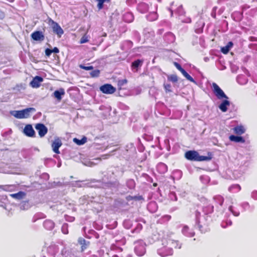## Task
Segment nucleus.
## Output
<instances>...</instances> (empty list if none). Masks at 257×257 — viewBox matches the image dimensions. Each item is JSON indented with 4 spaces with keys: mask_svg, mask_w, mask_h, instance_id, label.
Returning <instances> with one entry per match:
<instances>
[{
    "mask_svg": "<svg viewBox=\"0 0 257 257\" xmlns=\"http://www.w3.org/2000/svg\"><path fill=\"white\" fill-rule=\"evenodd\" d=\"M25 196L26 193L23 191H19L17 193L10 194L11 197L18 200H21L23 199Z\"/></svg>",
    "mask_w": 257,
    "mask_h": 257,
    "instance_id": "nucleus-18",
    "label": "nucleus"
},
{
    "mask_svg": "<svg viewBox=\"0 0 257 257\" xmlns=\"http://www.w3.org/2000/svg\"><path fill=\"white\" fill-rule=\"evenodd\" d=\"M73 141L77 145L81 146L87 142V138L85 136L83 137V138L79 140L76 138H75L73 139Z\"/></svg>",
    "mask_w": 257,
    "mask_h": 257,
    "instance_id": "nucleus-20",
    "label": "nucleus"
},
{
    "mask_svg": "<svg viewBox=\"0 0 257 257\" xmlns=\"http://www.w3.org/2000/svg\"><path fill=\"white\" fill-rule=\"evenodd\" d=\"M64 256V257H80L75 255L71 250L65 251Z\"/></svg>",
    "mask_w": 257,
    "mask_h": 257,
    "instance_id": "nucleus-27",
    "label": "nucleus"
},
{
    "mask_svg": "<svg viewBox=\"0 0 257 257\" xmlns=\"http://www.w3.org/2000/svg\"><path fill=\"white\" fill-rule=\"evenodd\" d=\"M164 87L166 92H170L172 91L171 89V86L170 84H164Z\"/></svg>",
    "mask_w": 257,
    "mask_h": 257,
    "instance_id": "nucleus-33",
    "label": "nucleus"
},
{
    "mask_svg": "<svg viewBox=\"0 0 257 257\" xmlns=\"http://www.w3.org/2000/svg\"><path fill=\"white\" fill-rule=\"evenodd\" d=\"M78 243L81 245V251L83 252L85 250L90 244L89 241H86L82 237H79L78 239Z\"/></svg>",
    "mask_w": 257,
    "mask_h": 257,
    "instance_id": "nucleus-13",
    "label": "nucleus"
},
{
    "mask_svg": "<svg viewBox=\"0 0 257 257\" xmlns=\"http://www.w3.org/2000/svg\"><path fill=\"white\" fill-rule=\"evenodd\" d=\"M168 80L173 83H176L178 80V78L176 74H171L168 76Z\"/></svg>",
    "mask_w": 257,
    "mask_h": 257,
    "instance_id": "nucleus-26",
    "label": "nucleus"
},
{
    "mask_svg": "<svg viewBox=\"0 0 257 257\" xmlns=\"http://www.w3.org/2000/svg\"><path fill=\"white\" fill-rule=\"evenodd\" d=\"M135 251L138 256H142L146 252L145 246L142 243H137L135 247Z\"/></svg>",
    "mask_w": 257,
    "mask_h": 257,
    "instance_id": "nucleus-9",
    "label": "nucleus"
},
{
    "mask_svg": "<svg viewBox=\"0 0 257 257\" xmlns=\"http://www.w3.org/2000/svg\"><path fill=\"white\" fill-rule=\"evenodd\" d=\"M133 198H134V200H141L143 199V197L142 196H133Z\"/></svg>",
    "mask_w": 257,
    "mask_h": 257,
    "instance_id": "nucleus-38",
    "label": "nucleus"
},
{
    "mask_svg": "<svg viewBox=\"0 0 257 257\" xmlns=\"http://www.w3.org/2000/svg\"><path fill=\"white\" fill-rule=\"evenodd\" d=\"M44 226L48 229H51L54 228V223L50 220H46L44 222Z\"/></svg>",
    "mask_w": 257,
    "mask_h": 257,
    "instance_id": "nucleus-23",
    "label": "nucleus"
},
{
    "mask_svg": "<svg viewBox=\"0 0 257 257\" xmlns=\"http://www.w3.org/2000/svg\"><path fill=\"white\" fill-rule=\"evenodd\" d=\"M43 78L39 76H36L33 78V80L30 82V85L33 88H38L40 86L41 82H43Z\"/></svg>",
    "mask_w": 257,
    "mask_h": 257,
    "instance_id": "nucleus-11",
    "label": "nucleus"
},
{
    "mask_svg": "<svg viewBox=\"0 0 257 257\" xmlns=\"http://www.w3.org/2000/svg\"><path fill=\"white\" fill-rule=\"evenodd\" d=\"M229 101L226 99L221 103L219 105V108L222 112H226L227 110V106H229Z\"/></svg>",
    "mask_w": 257,
    "mask_h": 257,
    "instance_id": "nucleus-15",
    "label": "nucleus"
},
{
    "mask_svg": "<svg viewBox=\"0 0 257 257\" xmlns=\"http://www.w3.org/2000/svg\"><path fill=\"white\" fill-rule=\"evenodd\" d=\"M8 1L10 3H13L15 1V0H8Z\"/></svg>",
    "mask_w": 257,
    "mask_h": 257,
    "instance_id": "nucleus-43",
    "label": "nucleus"
},
{
    "mask_svg": "<svg viewBox=\"0 0 257 257\" xmlns=\"http://www.w3.org/2000/svg\"><path fill=\"white\" fill-rule=\"evenodd\" d=\"M127 81L126 79L119 80L117 82L118 86L119 87V89H121V87L123 86L124 84H126Z\"/></svg>",
    "mask_w": 257,
    "mask_h": 257,
    "instance_id": "nucleus-30",
    "label": "nucleus"
},
{
    "mask_svg": "<svg viewBox=\"0 0 257 257\" xmlns=\"http://www.w3.org/2000/svg\"><path fill=\"white\" fill-rule=\"evenodd\" d=\"M24 133L29 137H34L35 132L31 124H27L24 128Z\"/></svg>",
    "mask_w": 257,
    "mask_h": 257,
    "instance_id": "nucleus-10",
    "label": "nucleus"
},
{
    "mask_svg": "<svg viewBox=\"0 0 257 257\" xmlns=\"http://www.w3.org/2000/svg\"><path fill=\"white\" fill-rule=\"evenodd\" d=\"M101 91L105 94H113L116 91V88L110 84H105L100 87Z\"/></svg>",
    "mask_w": 257,
    "mask_h": 257,
    "instance_id": "nucleus-6",
    "label": "nucleus"
},
{
    "mask_svg": "<svg viewBox=\"0 0 257 257\" xmlns=\"http://www.w3.org/2000/svg\"><path fill=\"white\" fill-rule=\"evenodd\" d=\"M233 132L237 135H241L245 133V130L242 125H237L233 128Z\"/></svg>",
    "mask_w": 257,
    "mask_h": 257,
    "instance_id": "nucleus-16",
    "label": "nucleus"
},
{
    "mask_svg": "<svg viewBox=\"0 0 257 257\" xmlns=\"http://www.w3.org/2000/svg\"><path fill=\"white\" fill-rule=\"evenodd\" d=\"M31 38L35 41H42L44 40L45 37L41 31H36L31 34Z\"/></svg>",
    "mask_w": 257,
    "mask_h": 257,
    "instance_id": "nucleus-12",
    "label": "nucleus"
},
{
    "mask_svg": "<svg viewBox=\"0 0 257 257\" xmlns=\"http://www.w3.org/2000/svg\"><path fill=\"white\" fill-rule=\"evenodd\" d=\"M52 53H58L59 52V50L57 47H54L53 49H51Z\"/></svg>",
    "mask_w": 257,
    "mask_h": 257,
    "instance_id": "nucleus-39",
    "label": "nucleus"
},
{
    "mask_svg": "<svg viewBox=\"0 0 257 257\" xmlns=\"http://www.w3.org/2000/svg\"><path fill=\"white\" fill-rule=\"evenodd\" d=\"M49 24H51L53 32L56 34L58 38H60L63 34L64 31L59 25L52 19L49 21Z\"/></svg>",
    "mask_w": 257,
    "mask_h": 257,
    "instance_id": "nucleus-5",
    "label": "nucleus"
},
{
    "mask_svg": "<svg viewBox=\"0 0 257 257\" xmlns=\"http://www.w3.org/2000/svg\"><path fill=\"white\" fill-rule=\"evenodd\" d=\"M9 187V186H8V185H0V189L3 190L4 191H8Z\"/></svg>",
    "mask_w": 257,
    "mask_h": 257,
    "instance_id": "nucleus-37",
    "label": "nucleus"
},
{
    "mask_svg": "<svg viewBox=\"0 0 257 257\" xmlns=\"http://www.w3.org/2000/svg\"><path fill=\"white\" fill-rule=\"evenodd\" d=\"M152 15L155 17L154 19L155 20L156 19V17H157L156 14V13H153Z\"/></svg>",
    "mask_w": 257,
    "mask_h": 257,
    "instance_id": "nucleus-42",
    "label": "nucleus"
},
{
    "mask_svg": "<svg viewBox=\"0 0 257 257\" xmlns=\"http://www.w3.org/2000/svg\"><path fill=\"white\" fill-rule=\"evenodd\" d=\"M35 128L38 131V134L41 138L44 137L48 132L47 127L43 123L37 124Z\"/></svg>",
    "mask_w": 257,
    "mask_h": 257,
    "instance_id": "nucleus-7",
    "label": "nucleus"
},
{
    "mask_svg": "<svg viewBox=\"0 0 257 257\" xmlns=\"http://www.w3.org/2000/svg\"><path fill=\"white\" fill-rule=\"evenodd\" d=\"M143 61L138 59L137 60L134 61L131 65V66L133 68H137L139 66H141L143 64Z\"/></svg>",
    "mask_w": 257,
    "mask_h": 257,
    "instance_id": "nucleus-22",
    "label": "nucleus"
},
{
    "mask_svg": "<svg viewBox=\"0 0 257 257\" xmlns=\"http://www.w3.org/2000/svg\"><path fill=\"white\" fill-rule=\"evenodd\" d=\"M100 70L96 69L91 71L90 73L91 77H97L100 75Z\"/></svg>",
    "mask_w": 257,
    "mask_h": 257,
    "instance_id": "nucleus-29",
    "label": "nucleus"
},
{
    "mask_svg": "<svg viewBox=\"0 0 257 257\" xmlns=\"http://www.w3.org/2000/svg\"><path fill=\"white\" fill-rule=\"evenodd\" d=\"M233 44L232 42H229L227 44L221 48V51L224 54H226L229 51L230 49L233 46Z\"/></svg>",
    "mask_w": 257,
    "mask_h": 257,
    "instance_id": "nucleus-19",
    "label": "nucleus"
},
{
    "mask_svg": "<svg viewBox=\"0 0 257 257\" xmlns=\"http://www.w3.org/2000/svg\"><path fill=\"white\" fill-rule=\"evenodd\" d=\"M185 157L188 160L197 162L209 161L212 159L211 156H200L197 151L194 150L187 151L185 153Z\"/></svg>",
    "mask_w": 257,
    "mask_h": 257,
    "instance_id": "nucleus-1",
    "label": "nucleus"
},
{
    "mask_svg": "<svg viewBox=\"0 0 257 257\" xmlns=\"http://www.w3.org/2000/svg\"><path fill=\"white\" fill-rule=\"evenodd\" d=\"M95 1L96 2H97V8L98 9V10H101L103 8L104 3H109L111 1V0H95Z\"/></svg>",
    "mask_w": 257,
    "mask_h": 257,
    "instance_id": "nucleus-21",
    "label": "nucleus"
},
{
    "mask_svg": "<svg viewBox=\"0 0 257 257\" xmlns=\"http://www.w3.org/2000/svg\"><path fill=\"white\" fill-rule=\"evenodd\" d=\"M158 169L162 168L164 170V172H166L167 169V166L164 163H160L157 166Z\"/></svg>",
    "mask_w": 257,
    "mask_h": 257,
    "instance_id": "nucleus-34",
    "label": "nucleus"
},
{
    "mask_svg": "<svg viewBox=\"0 0 257 257\" xmlns=\"http://www.w3.org/2000/svg\"><path fill=\"white\" fill-rule=\"evenodd\" d=\"M45 55L48 57H49L51 55V54L52 53V50L50 49H49V48H47L45 50Z\"/></svg>",
    "mask_w": 257,
    "mask_h": 257,
    "instance_id": "nucleus-36",
    "label": "nucleus"
},
{
    "mask_svg": "<svg viewBox=\"0 0 257 257\" xmlns=\"http://www.w3.org/2000/svg\"><path fill=\"white\" fill-rule=\"evenodd\" d=\"M229 139L231 141L236 143L240 142L242 143H244L245 142V140L244 139V138L240 136L231 135L229 136Z\"/></svg>",
    "mask_w": 257,
    "mask_h": 257,
    "instance_id": "nucleus-17",
    "label": "nucleus"
},
{
    "mask_svg": "<svg viewBox=\"0 0 257 257\" xmlns=\"http://www.w3.org/2000/svg\"><path fill=\"white\" fill-rule=\"evenodd\" d=\"M123 19L126 22L130 23L132 21L133 19V16L131 13H125L123 16Z\"/></svg>",
    "mask_w": 257,
    "mask_h": 257,
    "instance_id": "nucleus-24",
    "label": "nucleus"
},
{
    "mask_svg": "<svg viewBox=\"0 0 257 257\" xmlns=\"http://www.w3.org/2000/svg\"><path fill=\"white\" fill-rule=\"evenodd\" d=\"M64 232V233H65V234H67V233H68V231L67 230V231H66V232Z\"/></svg>",
    "mask_w": 257,
    "mask_h": 257,
    "instance_id": "nucleus-44",
    "label": "nucleus"
},
{
    "mask_svg": "<svg viewBox=\"0 0 257 257\" xmlns=\"http://www.w3.org/2000/svg\"><path fill=\"white\" fill-rule=\"evenodd\" d=\"M65 94V91L63 88H60L59 90H55L53 93L54 96L58 100L62 99V96Z\"/></svg>",
    "mask_w": 257,
    "mask_h": 257,
    "instance_id": "nucleus-14",
    "label": "nucleus"
},
{
    "mask_svg": "<svg viewBox=\"0 0 257 257\" xmlns=\"http://www.w3.org/2000/svg\"><path fill=\"white\" fill-rule=\"evenodd\" d=\"M212 90L217 98L221 99L222 98L228 99V97L226 95L223 91L215 83H212Z\"/></svg>",
    "mask_w": 257,
    "mask_h": 257,
    "instance_id": "nucleus-4",
    "label": "nucleus"
},
{
    "mask_svg": "<svg viewBox=\"0 0 257 257\" xmlns=\"http://www.w3.org/2000/svg\"><path fill=\"white\" fill-rule=\"evenodd\" d=\"M62 145L61 141L59 138L55 139L52 143V148L53 152L57 154H60L59 149Z\"/></svg>",
    "mask_w": 257,
    "mask_h": 257,
    "instance_id": "nucleus-8",
    "label": "nucleus"
},
{
    "mask_svg": "<svg viewBox=\"0 0 257 257\" xmlns=\"http://www.w3.org/2000/svg\"><path fill=\"white\" fill-rule=\"evenodd\" d=\"M233 189H236L237 191L238 192L241 190V187L238 184H234V185H231L228 188V190L230 192H232Z\"/></svg>",
    "mask_w": 257,
    "mask_h": 257,
    "instance_id": "nucleus-28",
    "label": "nucleus"
},
{
    "mask_svg": "<svg viewBox=\"0 0 257 257\" xmlns=\"http://www.w3.org/2000/svg\"><path fill=\"white\" fill-rule=\"evenodd\" d=\"M88 37L86 34L83 35L80 40V44H83L88 42Z\"/></svg>",
    "mask_w": 257,
    "mask_h": 257,
    "instance_id": "nucleus-31",
    "label": "nucleus"
},
{
    "mask_svg": "<svg viewBox=\"0 0 257 257\" xmlns=\"http://www.w3.org/2000/svg\"><path fill=\"white\" fill-rule=\"evenodd\" d=\"M186 228H188V227H187V226H185V227H184V229H186Z\"/></svg>",
    "mask_w": 257,
    "mask_h": 257,
    "instance_id": "nucleus-45",
    "label": "nucleus"
},
{
    "mask_svg": "<svg viewBox=\"0 0 257 257\" xmlns=\"http://www.w3.org/2000/svg\"><path fill=\"white\" fill-rule=\"evenodd\" d=\"M80 68L84 69L85 70H91L93 69V67L92 66H85L83 65L82 64H80L79 65Z\"/></svg>",
    "mask_w": 257,
    "mask_h": 257,
    "instance_id": "nucleus-32",
    "label": "nucleus"
},
{
    "mask_svg": "<svg viewBox=\"0 0 257 257\" xmlns=\"http://www.w3.org/2000/svg\"><path fill=\"white\" fill-rule=\"evenodd\" d=\"M156 207V203L155 202H150L148 206V208H150L151 207Z\"/></svg>",
    "mask_w": 257,
    "mask_h": 257,
    "instance_id": "nucleus-40",
    "label": "nucleus"
},
{
    "mask_svg": "<svg viewBox=\"0 0 257 257\" xmlns=\"http://www.w3.org/2000/svg\"><path fill=\"white\" fill-rule=\"evenodd\" d=\"M126 199L127 201H130L134 200V198H133V196L128 195V196H126Z\"/></svg>",
    "mask_w": 257,
    "mask_h": 257,
    "instance_id": "nucleus-41",
    "label": "nucleus"
},
{
    "mask_svg": "<svg viewBox=\"0 0 257 257\" xmlns=\"http://www.w3.org/2000/svg\"><path fill=\"white\" fill-rule=\"evenodd\" d=\"M183 76L189 81L194 82L195 80L184 69L181 72Z\"/></svg>",
    "mask_w": 257,
    "mask_h": 257,
    "instance_id": "nucleus-25",
    "label": "nucleus"
},
{
    "mask_svg": "<svg viewBox=\"0 0 257 257\" xmlns=\"http://www.w3.org/2000/svg\"><path fill=\"white\" fill-rule=\"evenodd\" d=\"M174 65L176 67V68L181 72L184 70V69L181 67V65L178 63L175 62H174Z\"/></svg>",
    "mask_w": 257,
    "mask_h": 257,
    "instance_id": "nucleus-35",
    "label": "nucleus"
},
{
    "mask_svg": "<svg viewBox=\"0 0 257 257\" xmlns=\"http://www.w3.org/2000/svg\"><path fill=\"white\" fill-rule=\"evenodd\" d=\"M167 245L169 246V247L171 248L168 250L167 253H165L164 251L165 250V247H163L159 249L158 252L159 254L163 256H166L169 254H171L172 253V248H180L181 247V245L180 244L179 241L176 240L172 239L171 238H168L167 240Z\"/></svg>",
    "mask_w": 257,
    "mask_h": 257,
    "instance_id": "nucleus-2",
    "label": "nucleus"
},
{
    "mask_svg": "<svg viewBox=\"0 0 257 257\" xmlns=\"http://www.w3.org/2000/svg\"><path fill=\"white\" fill-rule=\"evenodd\" d=\"M35 110V108L29 107L21 110L13 111L11 114L18 119L27 118L30 116L31 112H34Z\"/></svg>",
    "mask_w": 257,
    "mask_h": 257,
    "instance_id": "nucleus-3",
    "label": "nucleus"
}]
</instances>
